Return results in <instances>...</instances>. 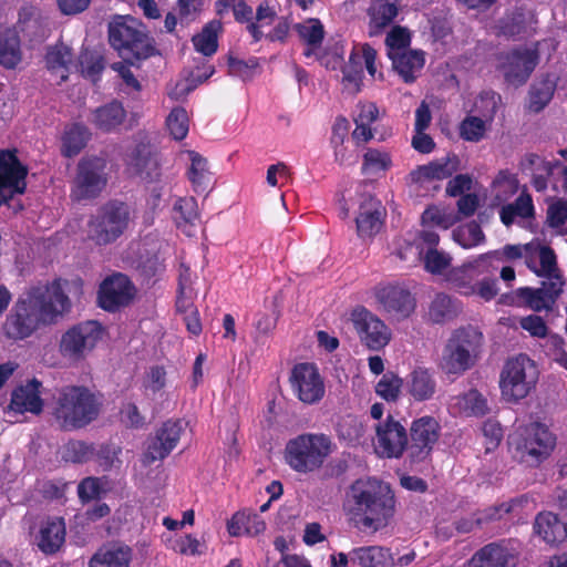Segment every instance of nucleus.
<instances>
[{"label":"nucleus","instance_id":"48","mask_svg":"<svg viewBox=\"0 0 567 567\" xmlns=\"http://www.w3.org/2000/svg\"><path fill=\"white\" fill-rule=\"evenodd\" d=\"M90 133L81 124H73L62 136L61 154L71 158L76 156L86 145Z\"/></svg>","mask_w":567,"mask_h":567},{"label":"nucleus","instance_id":"42","mask_svg":"<svg viewBox=\"0 0 567 567\" xmlns=\"http://www.w3.org/2000/svg\"><path fill=\"white\" fill-rule=\"evenodd\" d=\"M534 214L533 198L528 193L523 192L513 203L502 206L499 218L508 227L513 225L516 217L527 219L534 217Z\"/></svg>","mask_w":567,"mask_h":567},{"label":"nucleus","instance_id":"61","mask_svg":"<svg viewBox=\"0 0 567 567\" xmlns=\"http://www.w3.org/2000/svg\"><path fill=\"white\" fill-rule=\"evenodd\" d=\"M229 73L239 76L243 80L251 79L256 70L259 69V59L250 56L247 60L237 59L233 55L228 56Z\"/></svg>","mask_w":567,"mask_h":567},{"label":"nucleus","instance_id":"54","mask_svg":"<svg viewBox=\"0 0 567 567\" xmlns=\"http://www.w3.org/2000/svg\"><path fill=\"white\" fill-rule=\"evenodd\" d=\"M177 227L194 225L199 219L198 204L194 197H179L173 207Z\"/></svg>","mask_w":567,"mask_h":567},{"label":"nucleus","instance_id":"11","mask_svg":"<svg viewBox=\"0 0 567 567\" xmlns=\"http://www.w3.org/2000/svg\"><path fill=\"white\" fill-rule=\"evenodd\" d=\"M408 435V458L411 464H420L431 458L441 425L434 416L423 415L411 422Z\"/></svg>","mask_w":567,"mask_h":567},{"label":"nucleus","instance_id":"16","mask_svg":"<svg viewBox=\"0 0 567 567\" xmlns=\"http://www.w3.org/2000/svg\"><path fill=\"white\" fill-rule=\"evenodd\" d=\"M351 321L361 343L369 350L380 351L389 344L392 336L390 328L367 308H354Z\"/></svg>","mask_w":567,"mask_h":567},{"label":"nucleus","instance_id":"4","mask_svg":"<svg viewBox=\"0 0 567 567\" xmlns=\"http://www.w3.org/2000/svg\"><path fill=\"white\" fill-rule=\"evenodd\" d=\"M101 398L84 385H68L60 390L53 416L66 432L81 430L94 422L102 410Z\"/></svg>","mask_w":567,"mask_h":567},{"label":"nucleus","instance_id":"8","mask_svg":"<svg viewBox=\"0 0 567 567\" xmlns=\"http://www.w3.org/2000/svg\"><path fill=\"white\" fill-rule=\"evenodd\" d=\"M539 377L538 368L527 354L509 358L501 372L499 389L506 402L516 403L535 389Z\"/></svg>","mask_w":567,"mask_h":567},{"label":"nucleus","instance_id":"30","mask_svg":"<svg viewBox=\"0 0 567 567\" xmlns=\"http://www.w3.org/2000/svg\"><path fill=\"white\" fill-rule=\"evenodd\" d=\"M535 17L524 8H515L499 21V33L506 38H525L530 34Z\"/></svg>","mask_w":567,"mask_h":567},{"label":"nucleus","instance_id":"26","mask_svg":"<svg viewBox=\"0 0 567 567\" xmlns=\"http://www.w3.org/2000/svg\"><path fill=\"white\" fill-rule=\"evenodd\" d=\"M437 382L434 373L423 367L414 368L405 380L408 394L416 402L429 401L436 393Z\"/></svg>","mask_w":567,"mask_h":567},{"label":"nucleus","instance_id":"40","mask_svg":"<svg viewBox=\"0 0 567 567\" xmlns=\"http://www.w3.org/2000/svg\"><path fill=\"white\" fill-rule=\"evenodd\" d=\"M295 30L307 44V49L303 52L306 56H311L315 50L321 47L326 35L324 27L318 18H309L303 22L297 23Z\"/></svg>","mask_w":567,"mask_h":567},{"label":"nucleus","instance_id":"46","mask_svg":"<svg viewBox=\"0 0 567 567\" xmlns=\"http://www.w3.org/2000/svg\"><path fill=\"white\" fill-rule=\"evenodd\" d=\"M458 412L465 416H484L489 412L486 398L476 389L455 396Z\"/></svg>","mask_w":567,"mask_h":567},{"label":"nucleus","instance_id":"62","mask_svg":"<svg viewBox=\"0 0 567 567\" xmlns=\"http://www.w3.org/2000/svg\"><path fill=\"white\" fill-rule=\"evenodd\" d=\"M424 268L433 275H440L449 268L451 258L437 249H427L423 257Z\"/></svg>","mask_w":567,"mask_h":567},{"label":"nucleus","instance_id":"17","mask_svg":"<svg viewBox=\"0 0 567 567\" xmlns=\"http://www.w3.org/2000/svg\"><path fill=\"white\" fill-rule=\"evenodd\" d=\"M373 295L383 311L396 318H409L415 310L416 300L410 289L400 282H381Z\"/></svg>","mask_w":567,"mask_h":567},{"label":"nucleus","instance_id":"7","mask_svg":"<svg viewBox=\"0 0 567 567\" xmlns=\"http://www.w3.org/2000/svg\"><path fill=\"white\" fill-rule=\"evenodd\" d=\"M556 435L542 422H530L519 427L513 440L514 457L520 463L538 466L554 452Z\"/></svg>","mask_w":567,"mask_h":567},{"label":"nucleus","instance_id":"22","mask_svg":"<svg viewBox=\"0 0 567 567\" xmlns=\"http://www.w3.org/2000/svg\"><path fill=\"white\" fill-rule=\"evenodd\" d=\"M564 286L565 281H544L540 288L522 287L515 293L522 303L534 311H542L551 308L563 292Z\"/></svg>","mask_w":567,"mask_h":567},{"label":"nucleus","instance_id":"10","mask_svg":"<svg viewBox=\"0 0 567 567\" xmlns=\"http://www.w3.org/2000/svg\"><path fill=\"white\" fill-rule=\"evenodd\" d=\"M106 161L99 156H84L76 165L71 185V198L82 202L96 198L107 183Z\"/></svg>","mask_w":567,"mask_h":567},{"label":"nucleus","instance_id":"45","mask_svg":"<svg viewBox=\"0 0 567 567\" xmlns=\"http://www.w3.org/2000/svg\"><path fill=\"white\" fill-rule=\"evenodd\" d=\"M131 550L128 547L100 548L90 559V567H128Z\"/></svg>","mask_w":567,"mask_h":567},{"label":"nucleus","instance_id":"51","mask_svg":"<svg viewBox=\"0 0 567 567\" xmlns=\"http://www.w3.org/2000/svg\"><path fill=\"white\" fill-rule=\"evenodd\" d=\"M94 455L95 445L81 440H70L63 449V460L74 464L87 463Z\"/></svg>","mask_w":567,"mask_h":567},{"label":"nucleus","instance_id":"43","mask_svg":"<svg viewBox=\"0 0 567 567\" xmlns=\"http://www.w3.org/2000/svg\"><path fill=\"white\" fill-rule=\"evenodd\" d=\"M458 302L446 293H437L429 307V317L434 323H445L457 317Z\"/></svg>","mask_w":567,"mask_h":567},{"label":"nucleus","instance_id":"57","mask_svg":"<svg viewBox=\"0 0 567 567\" xmlns=\"http://www.w3.org/2000/svg\"><path fill=\"white\" fill-rule=\"evenodd\" d=\"M234 18L238 23H246L247 31L252 38V42L257 43L264 38V33L260 30V25L254 22L252 8L247 4L246 0H239L233 10Z\"/></svg>","mask_w":567,"mask_h":567},{"label":"nucleus","instance_id":"12","mask_svg":"<svg viewBox=\"0 0 567 567\" xmlns=\"http://www.w3.org/2000/svg\"><path fill=\"white\" fill-rule=\"evenodd\" d=\"M104 329L99 321L87 320L68 329L60 340V352L64 358L79 361L92 351L102 339Z\"/></svg>","mask_w":567,"mask_h":567},{"label":"nucleus","instance_id":"21","mask_svg":"<svg viewBox=\"0 0 567 567\" xmlns=\"http://www.w3.org/2000/svg\"><path fill=\"white\" fill-rule=\"evenodd\" d=\"M124 164L131 175L152 182L158 175L159 164L151 142L141 140L128 148L124 157Z\"/></svg>","mask_w":567,"mask_h":567},{"label":"nucleus","instance_id":"41","mask_svg":"<svg viewBox=\"0 0 567 567\" xmlns=\"http://www.w3.org/2000/svg\"><path fill=\"white\" fill-rule=\"evenodd\" d=\"M72 61V50L63 43L50 48L45 55L48 70L60 78V83L69 79Z\"/></svg>","mask_w":567,"mask_h":567},{"label":"nucleus","instance_id":"20","mask_svg":"<svg viewBox=\"0 0 567 567\" xmlns=\"http://www.w3.org/2000/svg\"><path fill=\"white\" fill-rule=\"evenodd\" d=\"M185 431L183 420L169 419L165 421L155 435L148 439L146 450L144 452V462L152 464L155 461H162L167 457L177 446L182 434Z\"/></svg>","mask_w":567,"mask_h":567},{"label":"nucleus","instance_id":"63","mask_svg":"<svg viewBox=\"0 0 567 567\" xmlns=\"http://www.w3.org/2000/svg\"><path fill=\"white\" fill-rule=\"evenodd\" d=\"M547 224L550 228H559L567 221V200L558 199L547 208Z\"/></svg>","mask_w":567,"mask_h":567},{"label":"nucleus","instance_id":"38","mask_svg":"<svg viewBox=\"0 0 567 567\" xmlns=\"http://www.w3.org/2000/svg\"><path fill=\"white\" fill-rule=\"evenodd\" d=\"M539 267L533 260H526L527 267L538 277H544L547 282L565 281L557 266V257L549 246H538Z\"/></svg>","mask_w":567,"mask_h":567},{"label":"nucleus","instance_id":"47","mask_svg":"<svg viewBox=\"0 0 567 567\" xmlns=\"http://www.w3.org/2000/svg\"><path fill=\"white\" fill-rule=\"evenodd\" d=\"M527 503V496L522 495L519 497L512 498L508 502L492 505L476 513V522L478 524L485 525L492 522L501 520L509 513H513L516 507H523Z\"/></svg>","mask_w":567,"mask_h":567},{"label":"nucleus","instance_id":"1","mask_svg":"<svg viewBox=\"0 0 567 567\" xmlns=\"http://www.w3.org/2000/svg\"><path fill=\"white\" fill-rule=\"evenodd\" d=\"M65 284L56 278L32 286L19 296L3 323L4 336L14 341L24 340L40 328L58 323L72 308Z\"/></svg>","mask_w":567,"mask_h":567},{"label":"nucleus","instance_id":"19","mask_svg":"<svg viewBox=\"0 0 567 567\" xmlns=\"http://www.w3.org/2000/svg\"><path fill=\"white\" fill-rule=\"evenodd\" d=\"M135 291L131 279L124 274L116 272L101 282L97 291V303L103 310L115 312L132 302Z\"/></svg>","mask_w":567,"mask_h":567},{"label":"nucleus","instance_id":"64","mask_svg":"<svg viewBox=\"0 0 567 567\" xmlns=\"http://www.w3.org/2000/svg\"><path fill=\"white\" fill-rule=\"evenodd\" d=\"M101 493L102 486L97 477H85L78 485V495L83 503L99 498Z\"/></svg>","mask_w":567,"mask_h":567},{"label":"nucleus","instance_id":"36","mask_svg":"<svg viewBox=\"0 0 567 567\" xmlns=\"http://www.w3.org/2000/svg\"><path fill=\"white\" fill-rule=\"evenodd\" d=\"M190 166L187 171V177L195 193L204 194L208 192L212 184V173L208 168V161L196 151H188Z\"/></svg>","mask_w":567,"mask_h":567},{"label":"nucleus","instance_id":"13","mask_svg":"<svg viewBox=\"0 0 567 567\" xmlns=\"http://www.w3.org/2000/svg\"><path fill=\"white\" fill-rule=\"evenodd\" d=\"M374 452L382 458H400L408 452L409 435L405 426L392 414L374 424Z\"/></svg>","mask_w":567,"mask_h":567},{"label":"nucleus","instance_id":"23","mask_svg":"<svg viewBox=\"0 0 567 567\" xmlns=\"http://www.w3.org/2000/svg\"><path fill=\"white\" fill-rule=\"evenodd\" d=\"M514 555L504 542H493L476 550L466 567H509Z\"/></svg>","mask_w":567,"mask_h":567},{"label":"nucleus","instance_id":"3","mask_svg":"<svg viewBox=\"0 0 567 567\" xmlns=\"http://www.w3.org/2000/svg\"><path fill=\"white\" fill-rule=\"evenodd\" d=\"M110 45L130 64L159 54L146 25L132 16H114L107 25Z\"/></svg>","mask_w":567,"mask_h":567},{"label":"nucleus","instance_id":"24","mask_svg":"<svg viewBox=\"0 0 567 567\" xmlns=\"http://www.w3.org/2000/svg\"><path fill=\"white\" fill-rule=\"evenodd\" d=\"M41 382L32 379L25 385H20L11 393L9 408L16 413L31 412L40 414L43 410V400L40 396Z\"/></svg>","mask_w":567,"mask_h":567},{"label":"nucleus","instance_id":"31","mask_svg":"<svg viewBox=\"0 0 567 567\" xmlns=\"http://www.w3.org/2000/svg\"><path fill=\"white\" fill-rule=\"evenodd\" d=\"M535 532L549 545H556L567 539V523L550 512L539 513L534 524Z\"/></svg>","mask_w":567,"mask_h":567},{"label":"nucleus","instance_id":"9","mask_svg":"<svg viewBox=\"0 0 567 567\" xmlns=\"http://www.w3.org/2000/svg\"><path fill=\"white\" fill-rule=\"evenodd\" d=\"M130 210L125 203L111 200L97 209L87 223V235L99 246L120 238L127 228Z\"/></svg>","mask_w":567,"mask_h":567},{"label":"nucleus","instance_id":"5","mask_svg":"<svg viewBox=\"0 0 567 567\" xmlns=\"http://www.w3.org/2000/svg\"><path fill=\"white\" fill-rule=\"evenodd\" d=\"M333 451V443L324 433H302L290 439L285 447V461L297 473L320 470Z\"/></svg>","mask_w":567,"mask_h":567},{"label":"nucleus","instance_id":"44","mask_svg":"<svg viewBox=\"0 0 567 567\" xmlns=\"http://www.w3.org/2000/svg\"><path fill=\"white\" fill-rule=\"evenodd\" d=\"M351 563L360 567H389V550L379 546L354 548L351 551Z\"/></svg>","mask_w":567,"mask_h":567},{"label":"nucleus","instance_id":"60","mask_svg":"<svg viewBox=\"0 0 567 567\" xmlns=\"http://www.w3.org/2000/svg\"><path fill=\"white\" fill-rule=\"evenodd\" d=\"M411 43V35L406 28L395 25L385 38L386 55L406 51Z\"/></svg>","mask_w":567,"mask_h":567},{"label":"nucleus","instance_id":"2","mask_svg":"<svg viewBox=\"0 0 567 567\" xmlns=\"http://www.w3.org/2000/svg\"><path fill=\"white\" fill-rule=\"evenodd\" d=\"M343 506L357 527L378 532L393 517L395 496L383 481L360 477L349 486Z\"/></svg>","mask_w":567,"mask_h":567},{"label":"nucleus","instance_id":"49","mask_svg":"<svg viewBox=\"0 0 567 567\" xmlns=\"http://www.w3.org/2000/svg\"><path fill=\"white\" fill-rule=\"evenodd\" d=\"M399 9L395 3L379 2L370 13V35L380 33L385 27L390 25L396 18Z\"/></svg>","mask_w":567,"mask_h":567},{"label":"nucleus","instance_id":"14","mask_svg":"<svg viewBox=\"0 0 567 567\" xmlns=\"http://www.w3.org/2000/svg\"><path fill=\"white\" fill-rule=\"evenodd\" d=\"M28 173L17 148L0 150V206L25 193Z\"/></svg>","mask_w":567,"mask_h":567},{"label":"nucleus","instance_id":"58","mask_svg":"<svg viewBox=\"0 0 567 567\" xmlns=\"http://www.w3.org/2000/svg\"><path fill=\"white\" fill-rule=\"evenodd\" d=\"M555 85L549 81L534 85L529 92V109L538 113L543 111L554 96Z\"/></svg>","mask_w":567,"mask_h":567},{"label":"nucleus","instance_id":"55","mask_svg":"<svg viewBox=\"0 0 567 567\" xmlns=\"http://www.w3.org/2000/svg\"><path fill=\"white\" fill-rule=\"evenodd\" d=\"M403 380L398 374L388 371L375 384V393L388 402H395L401 393Z\"/></svg>","mask_w":567,"mask_h":567},{"label":"nucleus","instance_id":"59","mask_svg":"<svg viewBox=\"0 0 567 567\" xmlns=\"http://www.w3.org/2000/svg\"><path fill=\"white\" fill-rule=\"evenodd\" d=\"M392 165L391 156L377 148H369L363 155L362 173L388 171Z\"/></svg>","mask_w":567,"mask_h":567},{"label":"nucleus","instance_id":"33","mask_svg":"<svg viewBox=\"0 0 567 567\" xmlns=\"http://www.w3.org/2000/svg\"><path fill=\"white\" fill-rule=\"evenodd\" d=\"M65 523L62 517L49 518L40 528L38 546L44 554H54L64 544Z\"/></svg>","mask_w":567,"mask_h":567},{"label":"nucleus","instance_id":"29","mask_svg":"<svg viewBox=\"0 0 567 567\" xmlns=\"http://www.w3.org/2000/svg\"><path fill=\"white\" fill-rule=\"evenodd\" d=\"M389 59L392 61L393 70L399 74L406 84H412L417 79L425 64L424 52L421 50H409L398 54L390 53Z\"/></svg>","mask_w":567,"mask_h":567},{"label":"nucleus","instance_id":"6","mask_svg":"<svg viewBox=\"0 0 567 567\" xmlns=\"http://www.w3.org/2000/svg\"><path fill=\"white\" fill-rule=\"evenodd\" d=\"M483 334L472 326L454 330L447 339L440 359V368L446 374H463L476 362Z\"/></svg>","mask_w":567,"mask_h":567},{"label":"nucleus","instance_id":"34","mask_svg":"<svg viewBox=\"0 0 567 567\" xmlns=\"http://www.w3.org/2000/svg\"><path fill=\"white\" fill-rule=\"evenodd\" d=\"M228 533L231 536H258L266 529L265 520L257 513L237 512L227 523Z\"/></svg>","mask_w":567,"mask_h":567},{"label":"nucleus","instance_id":"39","mask_svg":"<svg viewBox=\"0 0 567 567\" xmlns=\"http://www.w3.org/2000/svg\"><path fill=\"white\" fill-rule=\"evenodd\" d=\"M223 32V23L219 19L208 21L202 31L192 39L195 50L205 56H212L218 49V37Z\"/></svg>","mask_w":567,"mask_h":567},{"label":"nucleus","instance_id":"18","mask_svg":"<svg viewBox=\"0 0 567 567\" xmlns=\"http://www.w3.org/2000/svg\"><path fill=\"white\" fill-rule=\"evenodd\" d=\"M501 70L508 84L524 85L539 62L537 48H515L501 55Z\"/></svg>","mask_w":567,"mask_h":567},{"label":"nucleus","instance_id":"53","mask_svg":"<svg viewBox=\"0 0 567 567\" xmlns=\"http://www.w3.org/2000/svg\"><path fill=\"white\" fill-rule=\"evenodd\" d=\"M502 104V96L494 91H483L477 96L474 107L478 117L492 123Z\"/></svg>","mask_w":567,"mask_h":567},{"label":"nucleus","instance_id":"50","mask_svg":"<svg viewBox=\"0 0 567 567\" xmlns=\"http://www.w3.org/2000/svg\"><path fill=\"white\" fill-rule=\"evenodd\" d=\"M488 125L478 116L467 115L458 125V135L465 142L478 143L485 137Z\"/></svg>","mask_w":567,"mask_h":567},{"label":"nucleus","instance_id":"32","mask_svg":"<svg viewBox=\"0 0 567 567\" xmlns=\"http://www.w3.org/2000/svg\"><path fill=\"white\" fill-rule=\"evenodd\" d=\"M460 168V159L457 155L452 154L441 159L433 161L427 165L419 166L412 173L413 178L420 181L446 179L451 177Z\"/></svg>","mask_w":567,"mask_h":567},{"label":"nucleus","instance_id":"27","mask_svg":"<svg viewBox=\"0 0 567 567\" xmlns=\"http://www.w3.org/2000/svg\"><path fill=\"white\" fill-rule=\"evenodd\" d=\"M357 233L360 238H372L381 229L383 225V213L381 204L369 198L359 207V214L355 218Z\"/></svg>","mask_w":567,"mask_h":567},{"label":"nucleus","instance_id":"56","mask_svg":"<svg viewBox=\"0 0 567 567\" xmlns=\"http://www.w3.org/2000/svg\"><path fill=\"white\" fill-rule=\"evenodd\" d=\"M166 126L174 140H184L189 131V120L186 110L182 106L174 107L166 117Z\"/></svg>","mask_w":567,"mask_h":567},{"label":"nucleus","instance_id":"28","mask_svg":"<svg viewBox=\"0 0 567 567\" xmlns=\"http://www.w3.org/2000/svg\"><path fill=\"white\" fill-rule=\"evenodd\" d=\"M125 120L126 111L123 104L116 100L96 107L91 114V123L103 133L117 131Z\"/></svg>","mask_w":567,"mask_h":567},{"label":"nucleus","instance_id":"15","mask_svg":"<svg viewBox=\"0 0 567 567\" xmlns=\"http://www.w3.org/2000/svg\"><path fill=\"white\" fill-rule=\"evenodd\" d=\"M293 395L305 404L319 403L326 393V385L315 363L301 362L293 365L289 375Z\"/></svg>","mask_w":567,"mask_h":567},{"label":"nucleus","instance_id":"25","mask_svg":"<svg viewBox=\"0 0 567 567\" xmlns=\"http://www.w3.org/2000/svg\"><path fill=\"white\" fill-rule=\"evenodd\" d=\"M496 251L482 254L476 260L463 264L461 267L453 268L447 274V281L453 288L465 296L475 293L474 279L481 274L478 267L481 262L486 261Z\"/></svg>","mask_w":567,"mask_h":567},{"label":"nucleus","instance_id":"37","mask_svg":"<svg viewBox=\"0 0 567 567\" xmlns=\"http://www.w3.org/2000/svg\"><path fill=\"white\" fill-rule=\"evenodd\" d=\"M22 61L21 41L18 32L6 29L0 32V64L8 69H16Z\"/></svg>","mask_w":567,"mask_h":567},{"label":"nucleus","instance_id":"52","mask_svg":"<svg viewBox=\"0 0 567 567\" xmlns=\"http://www.w3.org/2000/svg\"><path fill=\"white\" fill-rule=\"evenodd\" d=\"M453 239L463 248L470 249L484 243L485 235L480 224L472 220L454 229Z\"/></svg>","mask_w":567,"mask_h":567},{"label":"nucleus","instance_id":"35","mask_svg":"<svg viewBox=\"0 0 567 567\" xmlns=\"http://www.w3.org/2000/svg\"><path fill=\"white\" fill-rule=\"evenodd\" d=\"M341 72L343 90L352 95L358 94L362 90L364 74L361 54L357 47L351 50L348 62L341 68Z\"/></svg>","mask_w":567,"mask_h":567}]
</instances>
